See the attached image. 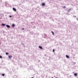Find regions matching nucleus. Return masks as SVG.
<instances>
[{
	"instance_id": "obj_3",
	"label": "nucleus",
	"mask_w": 78,
	"mask_h": 78,
	"mask_svg": "<svg viewBox=\"0 0 78 78\" xmlns=\"http://www.w3.org/2000/svg\"><path fill=\"white\" fill-rule=\"evenodd\" d=\"M6 27L7 28H10V26L9 25H6Z\"/></svg>"
},
{
	"instance_id": "obj_12",
	"label": "nucleus",
	"mask_w": 78,
	"mask_h": 78,
	"mask_svg": "<svg viewBox=\"0 0 78 78\" xmlns=\"http://www.w3.org/2000/svg\"><path fill=\"white\" fill-rule=\"evenodd\" d=\"M2 75L3 76H5V74H2Z\"/></svg>"
},
{
	"instance_id": "obj_11",
	"label": "nucleus",
	"mask_w": 78,
	"mask_h": 78,
	"mask_svg": "<svg viewBox=\"0 0 78 78\" xmlns=\"http://www.w3.org/2000/svg\"><path fill=\"white\" fill-rule=\"evenodd\" d=\"M14 26H15V25H14V24H13L12 25V27H14Z\"/></svg>"
},
{
	"instance_id": "obj_6",
	"label": "nucleus",
	"mask_w": 78,
	"mask_h": 78,
	"mask_svg": "<svg viewBox=\"0 0 78 78\" xmlns=\"http://www.w3.org/2000/svg\"><path fill=\"white\" fill-rule=\"evenodd\" d=\"M39 48L41 49H42V47H41V46H39Z\"/></svg>"
},
{
	"instance_id": "obj_2",
	"label": "nucleus",
	"mask_w": 78,
	"mask_h": 78,
	"mask_svg": "<svg viewBox=\"0 0 78 78\" xmlns=\"http://www.w3.org/2000/svg\"><path fill=\"white\" fill-rule=\"evenodd\" d=\"M2 26H3V27H4L5 26H6V24H5L2 23Z\"/></svg>"
},
{
	"instance_id": "obj_18",
	"label": "nucleus",
	"mask_w": 78,
	"mask_h": 78,
	"mask_svg": "<svg viewBox=\"0 0 78 78\" xmlns=\"http://www.w3.org/2000/svg\"><path fill=\"white\" fill-rule=\"evenodd\" d=\"M66 8V6H64V8Z\"/></svg>"
},
{
	"instance_id": "obj_7",
	"label": "nucleus",
	"mask_w": 78,
	"mask_h": 78,
	"mask_svg": "<svg viewBox=\"0 0 78 78\" xmlns=\"http://www.w3.org/2000/svg\"><path fill=\"white\" fill-rule=\"evenodd\" d=\"M71 11V9H69V10H68V12H70Z\"/></svg>"
},
{
	"instance_id": "obj_20",
	"label": "nucleus",
	"mask_w": 78,
	"mask_h": 78,
	"mask_svg": "<svg viewBox=\"0 0 78 78\" xmlns=\"http://www.w3.org/2000/svg\"><path fill=\"white\" fill-rule=\"evenodd\" d=\"M74 17H76V16H74Z\"/></svg>"
},
{
	"instance_id": "obj_21",
	"label": "nucleus",
	"mask_w": 78,
	"mask_h": 78,
	"mask_svg": "<svg viewBox=\"0 0 78 78\" xmlns=\"http://www.w3.org/2000/svg\"><path fill=\"white\" fill-rule=\"evenodd\" d=\"M22 44H23L22 43Z\"/></svg>"
},
{
	"instance_id": "obj_10",
	"label": "nucleus",
	"mask_w": 78,
	"mask_h": 78,
	"mask_svg": "<svg viewBox=\"0 0 78 78\" xmlns=\"http://www.w3.org/2000/svg\"><path fill=\"white\" fill-rule=\"evenodd\" d=\"M2 58H2V56L0 55V58H1V59H2Z\"/></svg>"
},
{
	"instance_id": "obj_16",
	"label": "nucleus",
	"mask_w": 78,
	"mask_h": 78,
	"mask_svg": "<svg viewBox=\"0 0 78 78\" xmlns=\"http://www.w3.org/2000/svg\"><path fill=\"white\" fill-rule=\"evenodd\" d=\"M51 33H52L53 34H54V33L52 31H51Z\"/></svg>"
},
{
	"instance_id": "obj_23",
	"label": "nucleus",
	"mask_w": 78,
	"mask_h": 78,
	"mask_svg": "<svg viewBox=\"0 0 78 78\" xmlns=\"http://www.w3.org/2000/svg\"><path fill=\"white\" fill-rule=\"evenodd\" d=\"M33 78V77H32V78Z\"/></svg>"
},
{
	"instance_id": "obj_19",
	"label": "nucleus",
	"mask_w": 78,
	"mask_h": 78,
	"mask_svg": "<svg viewBox=\"0 0 78 78\" xmlns=\"http://www.w3.org/2000/svg\"><path fill=\"white\" fill-rule=\"evenodd\" d=\"M77 21H78V18H77Z\"/></svg>"
},
{
	"instance_id": "obj_24",
	"label": "nucleus",
	"mask_w": 78,
	"mask_h": 78,
	"mask_svg": "<svg viewBox=\"0 0 78 78\" xmlns=\"http://www.w3.org/2000/svg\"><path fill=\"white\" fill-rule=\"evenodd\" d=\"M51 78H53V77H52Z\"/></svg>"
},
{
	"instance_id": "obj_22",
	"label": "nucleus",
	"mask_w": 78,
	"mask_h": 78,
	"mask_svg": "<svg viewBox=\"0 0 78 78\" xmlns=\"http://www.w3.org/2000/svg\"><path fill=\"white\" fill-rule=\"evenodd\" d=\"M32 23H33V22H32Z\"/></svg>"
},
{
	"instance_id": "obj_9",
	"label": "nucleus",
	"mask_w": 78,
	"mask_h": 78,
	"mask_svg": "<svg viewBox=\"0 0 78 78\" xmlns=\"http://www.w3.org/2000/svg\"><path fill=\"white\" fill-rule=\"evenodd\" d=\"M74 76H77V74L76 73H74Z\"/></svg>"
},
{
	"instance_id": "obj_8",
	"label": "nucleus",
	"mask_w": 78,
	"mask_h": 78,
	"mask_svg": "<svg viewBox=\"0 0 78 78\" xmlns=\"http://www.w3.org/2000/svg\"><path fill=\"white\" fill-rule=\"evenodd\" d=\"M42 6H44V5H45V3H42Z\"/></svg>"
},
{
	"instance_id": "obj_13",
	"label": "nucleus",
	"mask_w": 78,
	"mask_h": 78,
	"mask_svg": "<svg viewBox=\"0 0 78 78\" xmlns=\"http://www.w3.org/2000/svg\"><path fill=\"white\" fill-rule=\"evenodd\" d=\"M22 30H24V28H22Z\"/></svg>"
},
{
	"instance_id": "obj_4",
	"label": "nucleus",
	"mask_w": 78,
	"mask_h": 78,
	"mask_svg": "<svg viewBox=\"0 0 78 78\" xmlns=\"http://www.w3.org/2000/svg\"><path fill=\"white\" fill-rule=\"evenodd\" d=\"M13 10L14 11H16V9L14 8V7L13 8Z\"/></svg>"
},
{
	"instance_id": "obj_1",
	"label": "nucleus",
	"mask_w": 78,
	"mask_h": 78,
	"mask_svg": "<svg viewBox=\"0 0 78 78\" xmlns=\"http://www.w3.org/2000/svg\"><path fill=\"white\" fill-rule=\"evenodd\" d=\"M66 57L67 58H70V57H69V56L68 55H66Z\"/></svg>"
},
{
	"instance_id": "obj_5",
	"label": "nucleus",
	"mask_w": 78,
	"mask_h": 78,
	"mask_svg": "<svg viewBox=\"0 0 78 78\" xmlns=\"http://www.w3.org/2000/svg\"><path fill=\"white\" fill-rule=\"evenodd\" d=\"M9 59H11V58H12V56L11 55H9Z\"/></svg>"
},
{
	"instance_id": "obj_15",
	"label": "nucleus",
	"mask_w": 78,
	"mask_h": 78,
	"mask_svg": "<svg viewBox=\"0 0 78 78\" xmlns=\"http://www.w3.org/2000/svg\"><path fill=\"white\" fill-rule=\"evenodd\" d=\"M53 52H55V49H53Z\"/></svg>"
},
{
	"instance_id": "obj_17",
	"label": "nucleus",
	"mask_w": 78,
	"mask_h": 78,
	"mask_svg": "<svg viewBox=\"0 0 78 78\" xmlns=\"http://www.w3.org/2000/svg\"><path fill=\"white\" fill-rule=\"evenodd\" d=\"M9 17H10V18L12 17V16H11L10 15V16H9Z\"/></svg>"
},
{
	"instance_id": "obj_14",
	"label": "nucleus",
	"mask_w": 78,
	"mask_h": 78,
	"mask_svg": "<svg viewBox=\"0 0 78 78\" xmlns=\"http://www.w3.org/2000/svg\"><path fill=\"white\" fill-rule=\"evenodd\" d=\"M5 54H6V55H8V53L7 52H6V53H5Z\"/></svg>"
}]
</instances>
